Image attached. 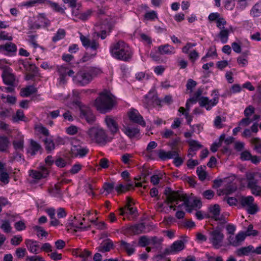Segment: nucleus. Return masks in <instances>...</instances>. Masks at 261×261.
<instances>
[{
	"mask_svg": "<svg viewBox=\"0 0 261 261\" xmlns=\"http://www.w3.org/2000/svg\"><path fill=\"white\" fill-rule=\"evenodd\" d=\"M142 101L144 107L148 109L160 105L161 102L158 98L154 89H151L148 94L144 96Z\"/></svg>",
	"mask_w": 261,
	"mask_h": 261,
	"instance_id": "obj_10",
	"label": "nucleus"
},
{
	"mask_svg": "<svg viewBox=\"0 0 261 261\" xmlns=\"http://www.w3.org/2000/svg\"><path fill=\"white\" fill-rule=\"evenodd\" d=\"M9 144V141L6 137H0V151L6 152Z\"/></svg>",
	"mask_w": 261,
	"mask_h": 261,
	"instance_id": "obj_40",
	"label": "nucleus"
},
{
	"mask_svg": "<svg viewBox=\"0 0 261 261\" xmlns=\"http://www.w3.org/2000/svg\"><path fill=\"white\" fill-rule=\"evenodd\" d=\"M244 234L245 235V238L247 236H256L258 234V232L257 230L253 229L252 225H249L246 232H244Z\"/></svg>",
	"mask_w": 261,
	"mask_h": 261,
	"instance_id": "obj_55",
	"label": "nucleus"
},
{
	"mask_svg": "<svg viewBox=\"0 0 261 261\" xmlns=\"http://www.w3.org/2000/svg\"><path fill=\"white\" fill-rule=\"evenodd\" d=\"M25 244L31 253L38 254L40 252V247L38 242L31 239H26Z\"/></svg>",
	"mask_w": 261,
	"mask_h": 261,
	"instance_id": "obj_24",
	"label": "nucleus"
},
{
	"mask_svg": "<svg viewBox=\"0 0 261 261\" xmlns=\"http://www.w3.org/2000/svg\"><path fill=\"white\" fill-rule=\"evenodd\" d=\"M163 55V45L153 48L150 54V57L155 61H160Z\"/></svg>",
	"mask_w": 261,
	"mask_h": 261,
	"instance_id": "obj_26",
	"label": "nucleus"
},
{
	"mask_svg": "<svg viewBox=\"0 0 261 261\" xmlns=\"http://www.w3.org/2000/svg\"><path fill=\"white\" fill-rule=\"evenodd\" d=\"M190 151H197L202 147V145L197 141L192 140L189 141Z\"/></svg>",
	"mask_w": 261,
	"mask_h": 261,
	"instance_id": "obj_49",
	"label": "nucleus"
},
{
	"mask_svg": "<svg viewBox=\"0 0 261 261\" xmlns=\"http://www.w3.org/2000/svg\"><path fill=\"white\" fill-rule=\"evenodd\" d=\"M254 251V247L249 245L247 247H243L240 248L236 250V254L239 256H244V255H249L250 253H253Z\"/></svg>",
	"mask_w": 261,
	"mask_h": 261,
	"instance_id": "obj_31",
	"label": "nucleus"
},
{
	"mask_svg": "<svg viewBox=\"0 0 261 261\" xmlns=\"http://www.w3.org/2000/svg\"><path fill=\"white\" fill-rule=\"evenodd\" d=\"M251 157V153L248 150L242 151L240 154V159L242 161H249Z\"/></svg>",
	"mask_w": 261,
	"mask_h": 261,
	"instance_id": "obj_62",
	"label": "nucleus"
},
{
	"mask_svg": "<svg viewBox=\"0 0 261 261\" xmlns=\"http://www.w3.org/2000/svg\"><path fill=\"white\" fill-rule=\"evenodd\" d=\"M101 73L100 69L89 67L80 70L73 76V83L79 86H86L90 83L93 79Z\"/></svg>",
	"mask_w": 261,
	"mask_h": 261,
	"instance_id": "obj_3",
	"label": "nucleus"
},
{
	"mask_svg": "<svg viewBox=\"0 0 261 261\" xmlns=\"http://www.w3.org/2000/svg\"><path fill=\"white\" fill-rule=\"evenodd\" d=\"M13 145L16 150H22L23 148V139L20 138L18 140L14 141Z\"/></svg>",
	"mask_w": 261,
	"mask_h": 261,
	"instance_id": "obj_57",
	"label": "nucleus"
},
{
	"mask_svg": "<svg viewBox=\"0 0 261 261\" xmlns=\"http://www.w3.org/2000/svg\"><path fill=\"white\" fill-rule=\"evenodd\" d=\"M129 119L132 122L140 124L142 126H145V122L139 112L135 109L130 110L128 113Z\"/></svg>",
	"mask_w": 261,
	"mask_h": 261,
	"instance_id": "obj_18",
	"label": "nucleus"
},
{
	"mask_svg": "<svg viewBox=\"0 0 261 261\" xmlns=\"http://www.w3.org/2000/svg\"><path fill=\"white\" fill-rule=\"evenodd\" d=\"M65 31L64 29H59L56 33V34L55 35V36L53 37V41L57 42L63 39L65 36Z\"/></svg>",
	"mask_w": 261,
	"mask_h": 261,
	"instance_id": "obj_47",
	"label": "nucleus"
},
{
	"mask_svg": "<svg viewBox=\"0 0 261 261\" xmlns=\"http://www.w3.org/2000/svg\"><path fill=\"white\" fill-rule=\"evenodd\" d=\"M257 172H247L246 178L247 181V187L251 191V193L255 196H259L261 194V187L257 185V180L255 178Z\"/></svg>",
	"mask_w": 261,
	"mask_h": 261,
	"instance_id": "obj_7",
	"label": "nucleus"
},
{
	"mask_svg": "<svg viewBox=\"0 0 261 261\" xmlns=\"http://www.w3.org/2000/svg\"><path fill=\"white\" fill-rule=\"evenodd\" d=\"M113 246V242L108 240L103 244H101L98 248V251L101 252L109 251Z\"/></svg>",
	"mask_w": 261,
	"mask_h": 261,
	"instance_id": "obj_35",
	"label": "nucleus"
},
{
	"mask_svg": "<svg viewBox=\"0 0 261 261\" xmlns=\"http://www.w3.org/2000/svg\"><path fill=\"white\" fill-rule=\"evenodd\" d=\"M224 235L220 229H214L209 233L208 240L216 249L222 246Z\"/></svg>",
	"mask_w": 261,
	"mask_h": 261,
	"instance_id": "obj_9",
	"label": "nucleus"
},
{
	"mask_svg": "<svg viewBox=\"0 0 261 261\" xmlns=\"http://www.w3.org/2000/svg\"><path fill=\"white\" fill-rule=\"evenodd\" d=\"M25 69L30 72L36 74L37 72V68L34 64H30L29 62H25L23 64Z\"/></svg>",
	"mask_w": 261,
	"mask_h": 261,
	"instance_id": "obj_51",
	"label": "nucleus"
},
{
	"mask_svg": "<svg viewBox=\"0 0 261 261\" xmlns=\"http://www.w3.org/2000/svg\"><path fill=\"white\" fill-rule=\"evenodd\" d=\"M89 149L87 147L81 145H73L71 148V153L73 157L83 158L88 152Z\"/></svg>",
	"mask_w": 261,
	"mask_h": 261,
	"instance_id": "obj_19",
	"label": "nucleus"
},
{
	"mask_svg": "<svg viewBox=\"0 0 261 261\" xmlns=\"http://www.w3.org/2000/svg\"><path fill=\"white\" fill-rule=\"evenodd\" d=\"M145 226L143 223H139L132 226L130 227L131 230L135 234H139L144 231Z\"/></svg>",
	"mask_w": 261,
	"mask_h": 261,
	"instance_id": "obj_44",
	"label": "nucleus"
},
{
	"mask_svg": "<svg viewBox=\"0 0 261 261\" xmlns=\"http://www.w3.org/2000/svg\"><path fill=\"white\" fill-rule=\"evenodd\" d=\"M37 89L33 86H29L21 90V94L23 96L28 97L30 95L35 93Z\"/></svg>",
	"mask_w": 261,
	"mask_h": 261,
	"instance_id": "obj_37",
	"label": "nucleus"
},
{
	"mask_svg": "<svg viewBox=\"0 0 261 261\" xmlns=\"http://www.w3.org/2000/svg\"><path fill=\"white\" fill-rule=\"evenodd\" d=\"M45 148L47 151H51L55 148V143L51 138H47L44 140Z\"/></svg>",
	"mask_w": 261,
	"mask_h": 261,
	"instance_id": "obj_42",
	"label": "nucleus"
},
{
	"mask_svg": "<svg viewBox=\"0 0 261 261\" xmlns=\"http://www.w3.org/2000/svg\"><path fill=\"white\" fill-rule=\"evenodd\" d=\"M36 132L39 134H41L44 136H48L49 135V130L41 124H36L35 126Z\"/></svg>",
	"mask_w": 261,
	"mask_h": 261,
	"instance_id": "obj_39",
	"label": "nucleus"
},
{
	"mask_svg": "<svg viewBox=\"0 0 261 261\" xmlns=\"http://www.w3.org/2000/svg\"><path fill=\"white\" fill-rule=\"evenodd\" d=\"M164 194L166 196V200L164 201L170 210L175 211L176 207L180 210H185L188 212L200 208L201 203L199 200H192L186 193L180 191H175L170 188H166Z\"/></svg>",
	"mask_w": 261,
	"mask_h": 261,
	"instance_id": "obj_1",
	"label": "nucleus"
},
{
	"mask_svg": "<svg viewBox=\"0 0 261 261\" xmlns=\"http://www.w3.org/2000/svg\"><path fill=\"white\" fill-rule=\"evenodd\" d=\"M2 76L5 84L12 86L14 84L15 77L11 68L7 67H4Z\"/></svg>",
	"mask_w": 261,
	"mask_h": 261,
	"instance_id": "obj_17",
	"label": "nucleus"
},
{
	"mask_svg": "<svg viewBox=\"0 0 261 261\" xmlns=\"http://www.w3.org/2000/svg\"><path fill=\"white\" fill-rule=\"evenodd\" d=\"M45 0H29L24 2L23 5L28 7H32L39 4L45 3Z\"/></svg>",
	"mask_w": 261,
	"mask_h": 261,
	"instance_id": "obj_52",
	"label": "nucleus"
},
{
	"mask_svg": "<svg viewBox=\"0 0 261 261\" xmlns=\"http://www.w3.org/2000/svg\"><path fill=\"white\" fill-rule=\"evenodd\" d=\"M199 57L198 53L196 50H193L191 51L188 55L189 59L192 63H194L198 59Z\"/></svg>",
	"mask_w": 261,
	"mask_h": 261,
	"instance_id": "obj_53",
	"label": "nucleus"
},
{
	"mask_svg": "<svg viewBox=\"0 0 261 261\" xmlns=\"http://www.w3.org/2000/svg\"><path fill=\"white\" fill-rule=\"evenodd\" d=\"M12 119L14 122H18L19 121H25V116L23 111L21 110H17L16 114L13 116Z\"/></svg>",
	"mask_w": 261,
	"mask_h": 261,
	"instance_id": "obj_46",
	"label": "nucleus"
},
{
	"mask_svg": "<svg viewBox=\"0 0 261 261\" xmlns=\"http://www.w3.org/2000/svg\"><path fill=\"white\" fill-rule=\"evenodd\" d=\"M122 130L129 138H137L140 135V130L137 127L123 125Z\"/></svg>",
	"mask_w": 261,
	"mask_h": 261,
	"instance_id": "obj_22",
	"label": "nucleus"
},
{
	"mask_svg": "<svg viewBox=\"0 0 261 261\" xmlns=\"http://www.w3.org/2000/svg\"><path fill=\"white\" fill-rule=\"evenodd\" d=\"M109 51L112 57L124 62L130 61L133 55L130 46L121 40L112 43L110 46Z\"/></svg>",
	"mask_w": 261,
	"mask_h": 261,
	"instance_id": "obj_2",
	"label": "nucleus"
},
{
	"mask_svg": "<svg viewBox=\"0 0 261 261\" xmlns=\"http://www.w3.org/2000/svg\"><path fill=\"white\" fill-rule=\"evenodd\" d=\"M210 213L211 216L216 220L222 219L220 216V207L218 204H215L209 207Z\"/></svg>",
	"mask_w": 261,
	"mask_h": 261,
	"instance_id": "obj_30",
	"label": "nucleus"
},
{
	"mask_svg": "<svg viewBox=\"0 0 261 261\" xmlns=\"http://www.w3.org/2000/svg\"><path fill=\"white\" fill-rule=\"evenodd\" d=\"M29 173V176L32 178V182H33L45 178L48 174V170L45 167L42 168L40 170H31Z\"/></svg>",
	"mask_w": 261,
	"mask_h": 261,
	"instance_id": "obj_13",
	"label": "nucleus"
},
{
	"mask_svg": "<svg viewBox=\"0 0 261 261\" xmlns=\"http://www.w3.org/2000/svg\"><path fill=\"white\" fill-rule=\"evenodd\" d=\"M250 14L253 17H256L261 14V2L256 3L250 11Z\"/></svg>",
	"mask_w": 261,
	"mask_h": 261,
	"instance_id": "obj_33",
	"label": "nucleus"
},
{
	"mask_svg": "<svg viewBox=\"0 0 261 261\" xmlns=\"http://www.w3.org/2000/svg\"><path fill=\"white\" fill-rule=\"evenodd\" d=\"M230 32H233V28L230 26L229 28L221 30L218 34V37L222 43L225 44L228 42L229 34Z\"/></svg>",
	"mask_w": 261,
	"mask_h": 261,
	"instance_id": "obj_28",
	"label": "nucleus"
},
{
	"mask_svg": "<svg viewBox=\"0 0 261 261\" xmlns=\"http://www.w3.org/2000/svg\"><path fill=\"white\" fill-rule=\"evenodd\" d=\"M217 23V27L221 30L223 29H226V28H225V26L227 23V22L225 18L223 17H220L217 21H216Z\"/></svg>",
	"mask_w": 261,
	"mask_h": 261,
	"instance_id": "obj_60",
	"label": "nucleus"
},
{
	"mask_svg": "<svg viewBox=\"0 0 261 261\" xmlns=\"http://www.w3.org/2000/svg\"><path fill=\"white\" fill-rule=\"evenodd\" d=\"M225 120L224 118H222L220 116H217L215 117L214 120V125L218 129L222 128L224 126L223 122H225Z\"/></svg>",
	"mask_w": 261,
	"mask_h": 261,
	"instance_id": "obj_48",
	"label": "nucleus"
},
{
	"mask_svg": "<svg viewBox=\"0 0 261 261\" xmlns=\"http://www.w3.org/2000/svg\"><path fill=\"white\" fill-rule=\"evenodd\" d=\"M105 122L107 128L112 135L119 132V127L116 119L111 116H107L105 118Z\"/></svg>",
	"mask_w": 261,
	"mask_h": 261,
	"instance_id": "obj_16",
	"label": "nucleus"
},
{
	"mask_svg": "<svg viewBox=\"0 0 261 261\" xmlns=\"http://www.w3.org/2000/svg\"><path fill=\"white\" fill-rule=\"evenodd\" d=\"M253 201L254 198L251 196L242 197L241 199V204L247 207V211L250 214H254L258 210L257 205L254 204Z\"/></svg>",
	"mask_w": 261,
	"mask_h": 261,
	"instance_id": "obj_11",
	"label": "nucleus"
},
{
	"mask_svg": "<svg viewBox=\"0 0 261 261\" xmlns=\"http://www.w3.org/2000/svg\"><path fill=\"white\" fill-rule=\"evenodd\" d=\"M115 105V99L113 95L107 91L101 92L95 99L94 105L96 109L101 113H106L111 111Z\"/></svg>",
	"mask_w": 261,
	"mask_h": 261,
	"instance_id": "obj_4",
	"label": "nucleus"
},
{
	"mask_svg": "<svg viewBox=\"0 0 261 261\" xmlns=\"http://www.w3.org/2000/svg\"><path fill=\"white\" fill-rule=\"evenodd\" d=\"M13 112L11 109H2L0 111V117L2 118L8 117L11 116Z\"/></svg>",
	"mask_w": 261,
	"mask_h": 261,
	"instance_id": "obj_61",
	"label": "nucleus"
},
{
	"mask_svg": "<svg viewBox=\"0 0 261 261\" xmlns=\"http://www.w3.org/2000/svg\"><path fill=\"white\" fill-rule=\"evenodd\" d=\"M132 184H119L115 187V189L118 193H124L129 190L132 187Z\"/></svg>",
	"mask_w": 261,
	"mask_h": 261,
	"instance_id": "obj_36",
	"label": "nucleus"
},
{
	"mask_svg": "<svg viewBox=\"0 0 261 261\" xmlns=\"http://www.w3.org/2000/svg\"><path fill=\"white\" fill-rule=\"evenodd\" d=\"M214 97L210 99L206 96H202L199 100V104L200 107L204 108L207 111H210L214 107L216 106L219 101V92L216 90L212 91V95Z\"/></svg>",
	"mask_w": 261,
	"mask_h": 261,
	"instance_id": "obj_8",
	"label": "nucleus"
},
{
	"mask_svg": "<svg viewBox=\"0 0 261 261\" xmlns=\"http://www.w3.org/2000/svg\"><path fill=\"white\" fill-rule=\"evenodd\" d=\"M120 212L119 214L121 216L124 215H130L133 218L137 216V208L134 206L130 207H121L119 208Z\"/></svg>",
	"mask_w": 261,
	"mask_h": 261,
	"instance_id": "obj_27",
	"label": "nucleus"
},
{
	"mask_svg": "<svg viewBox=\"0 0 261 261\" xmlns=\"http://www.w3.org/2000/svg\"><path fill=\"white\" fill-rule=\"evenodd\" d=\"M88 138L92 142L99 144H105L109 140L106 130L99 126L89 128L87 132Z\"/></svg>",
	"mask_w": 261,
	"mask_h": 261,
	"instance_id": "obj_5",
	"label": "nucleus"
},
{
	"mask_svg": "<svg viewBox=\"0 0 261 261\" xmlns=\"http://www.w3.org/2000/svg\"><path fill=\"white\" fill-rule=\"evenodd\" d=\"M251 143L254 146V150L257 153H261V139L257 137L252 138L251 139Z\"/></svg>",
	"mask_w": 261,
	"mask_h": 261,
	"instance_id": "obj_41",
	"label": "nucleus"
},
{
	"mask_svg": "<svg viewBox=\"0 0 261 261\" xmlns=\"http://www.w3.org/2000/svg\"><path fill=\"white\" fill-rule=\"evenodd\" d=\"M103 188L107 193L106 194H108L112 192L114 188V184L113 183H105Z\"/></svg>",
	"mask_w": 261,
	"mask_h": 261,
	"instance_id": "obj_64",
	"label": "nucleus"
},
{
	"mask_svg": "<svg viewBox=\"0 0 261 261\" xmlns=\"http://www.w3.org/2000/svg\"><path fill=\"white\" fill-rule=\"evenodd\" d=\"M75 219V217H73L72 216H71L68 219V220L66 223V227L68 229H71V228H74V229L77 228V229H80L82 230H87V228H88L89 227V225L86 226V225H84L82 222H81L80 223L79 225L78 226L74 222Z\"/></svg>",
	"mask_w": 261,
	"mask_h": 261,
	"instance_id": "obj_25",
	"label": "nucleus"
},
{
	"mask_svg": "<svg viewBox=\"0 0 261 261\" xmlns=\"http://www.w3.org/2000/svg\"><path fill=\"white\" fill-rule=\"evenodd\" d=\"M50 24L49 20L46 18L44 14H39L37 17L36 21L33 23L34 29H39L41 27H46Z\"/></svg>",
	"mask_w": 261,
	"mask_h": 261,
	"instance_id": "obj_23",
	"label": "nucleus"
},
{
	"mask_svg": "<svg viewBox=\"0 0 261 261\" xmlns=\"http://www.w3.org/2000/svg\"><path fill=\"white\" fill-rule=\"evenodd\" d=\"M121 246L125 249L129 255H132L135 252L136 243L133 242L132 243H127L124 241L121 242Z\"/></svg>",
	"mask_w": 261,
	"mask_h": 261,
	"instance_id": "obj_32",
	"label": "nucleus"
},
{
	"mask_svg": "<svg viewBox=\"0 0 261 261\" xmlns=\"http://www.w3.org/2000/svg\"><path fill=\"white\" fill-rule=\"evenodd\" d=\"M156 17L157 14L154 11L147 12L144 15V19L147 20H153Z\"/></svg>",
	"mask_w": 261,
	"mask_h": 261,
	"instance_id": "obj_56",
	"label": "nucleus"
},
{
	"mask_svg": "<svg viewBox=\"0 0 261 261\" xmlns=\"http://www.w3.org/2000/svg\"><path fill=\"white\" fill-rule=\"evenodd\" d=\"M45 2H46L47 4L49 5L50 7L55 11L60 12L62 14L65 13L64 9L61 7L58 3L51 2L49 0H45Z\"/></svg>",
	"mask_w": 261,
	"mask_h": 261,
	"instance_id": "obj_43",
	"label": "nucleus"
},
{
	"mask_svg": "<svg viewBox=\"0 0 261 261\" xmlns=\"http://www.w3.org/2000/svg\"><path fill=\"white\" fill-rule=\"evenodd\" d=\"M157 146V143L154 141L150 142L146 150L143 152V155L150 160H156L158 158L163 160V150H154Z\"/></svg>",
	"mask_w": 261,
	"mask_h": 261,
	"instance_id": "obj_6",
	"label": "nucleus"
},
{
	"mask_svg": "<svg viewBox=\"0 0 261 261\" xmlns=\"http://www.w3.org/2000/svg\"><path fill=\"white\" fill-rule=\"evenodd\" d=\"M177 155H178V153L176 150H172L167 152L164 151V159H174Z\"/></svg>",
	"mask_w": 261,
	"mask_h": 261,
	"instance_id": "obj_59",
	"label": "nucleus"
},
{
	"mask_svg": "<svg viewBox=\"0 0 261 261\" xmlns=\"http://www.w3.org/2000/svg\"><path fill=\"white\" fill-rule=\"evenodd\" d=\"M58 71L59 75L67 76L68 75L69 76L72 77V78L74 74V72L73 70L69 69L68 68L64 66L59 67L58 68Z\"/></svg>",
	"mask_w": 261,
	"mask_h": 261,
	"instance_id": "obj_34",
	"label": "nucleus"
},
{
	"mask_svg": "<svg viewBox=\"0 0 261 261\" xmlns=\"http://www.w3.org/2000/svg\"><path fill=\"white\" fill-rule=\"evenodd\" d=\"M42 148L41 145L37 142L31 140L30 144L27 148V153L30 155H35L38 153H41Z\"/></svg>",
	"mask_w": 261,
	"mask_h": 261,
	"instance_id": "obj_21",
	"label": "nucleus"
},
{
	"mask_svg": "<svg viewBox=\"0 0 261 261\" xmlns=\"http://www.w3.org/2000/svg\"><path fill=\"white\" fill-rule=\"evenodd\" d=\"M205 166H199L197 168L196 172L200 180L203 181L205 179L206 177V173L205 171Z\"/></svg>",
	"mask_w": 261,
	"mask_h": 261,
	"instance_id": "obj_45",
	"label": "nucleus"
},
{
	"mask_svg": "<svg viewBox=\"0 0 261 261\" xmlns=\"http://www.w3.org/2000/svg\"><path fill=\"white\" fill-rule=\"evenodd\" d=\"M245 239L244 232L240 231L236 236L230 235L228 238V241L231 245L236 247L239 246Z\"/></svg>",
	"mask_w": 261,
	"mask_h": 261,
	"instance_id": "obj_20",
	"label": "nucleus"
},
{
	"mask_svg": "<svg viewBox=\"0 0 261 261\" xmlns=\"http://www.w3.org/2000/svg\"><path fill=\"white\" fill-rule=\"evenodd\" d=\"M80 40L83 46L86 48H90L92 50L96 51L99 47V45L96 40H91L88 36H84L81 33H80Z\"/></svg>",
	"mask_w": 261,
	"mask_h": 261,
	"instance_id": "obj_14",
	"label": "nucleus"
},
{
	"mask_svg": "<svg viewBox=\"0 0 261 261\" xmlns=\"http://www.w3.org/2000/svg\"><path fill=\"white\" fill-rule=\"evenodd\" d=\"M80 110V117L85 119L88 123H92L95 119L94 115L91 109L85 105H82L81 102H78Z\"/></svg>",
	"mask_w": 261,
	"mask_h": 261,
	"instance_id": "obj_12",
	"label": "nucleus"
},
{
	"mask_svg": "<svg viewBox=\"0 0 261 261\" xmlns=\"http://www.w3.org/2000/svg\"><path fill=\"white\" fill-rule=\"evenodd\" d=\"M1 228L4 231V232L8 233L11 231L12 227L8 221H4L3 222L1 225Z\"/></svg>",
	"mask_w": 261,
	"mask_h": 261,
	"instance_id": "obj_63",
	"label": "nucleus"
},
{
	"mask_svg": "<svg viewBox=\"0 0 261 261\" xmlns=\"http://www.w3.org/2000/svg\"><path fill=\"white\" fill-rule=\"evenodd\" d=\"M196 45V43L188 42L182 48V52L184 54H187L189 53V50L195 47Z\"/></svg>",
	"mask_w": 261,
	"mask_h": 261,
	"instance_id": "obj_58",
	"label": "nucleus"
},
{
	"mask_svg": "<svg viewBox=\"0 0 261 261\" xmlns=\"http://www.w3.org/2000/svg\"><path fill=\"white\" fill-rule=\"evenodd\" d=\"M185 248V244L182 241H175L170 246L166 248L164 254H175L178 253Z\"/></svg>",
	"mask_w": 261,
	"mask_h": 261,
	"instance_id": "obj_15",
	"label": "nucleus"
},
{
	"mask_svg": "<svg viewBox=\"0 0 261 261\" xmlns=\"http://www.w3.org/2000/svg\"><path fill=\"white\" fill-rule=\"evenodd\" d=\"M248 0H233L237 3V9L240 10H244L248 6Z\"/></svg>",
	"mask_w": 261,
	"mask_h": 261,
	"instance_id": "obj_50",
	"label": "nucleus"
},
{
	"mask_svg": "<svg viewBox=\"0 0 261 261\" xmlns=\"http://www.w3.org/2000/svg\"><path fill=\"white\" fill-rule=\"evenodd\" d=\"M237 186L233 184L227 186L225 188L222 189L219 193V195H228L235 192L237 190Z\"/></svg>",
	"mask_w": 261,
	"mask_h": 261,
	"instance_id": "obj_38",
	"label": "nucleus"
},
{
	"mask_svg": "<svg viewBox=\"0 0 261 261\" xmlns=\"http://www.w3.org/2000/svg\"><path fill=\"white\" fill-rule=\"evenodd\" d=\"M0 181L4 184H7L9 182V175L4 170L0 172Z\"/></svg>",
	"mask_w": 261,
	"mask_h": 261,
	"instance_id": "obj_54",
	"label": "nucleus"
},
{
	"mask_svg": "<svg viewBox=\"0 0 261 261\" xmlns=\"http://www.w3.org/2000/svg\"><path fill=\"white\" fill-rule=\"evenodd\" d=\"M91 92H92V91L90 89H74L72 90V96L74 99L76 100V103L79 106L78 102H80L79 100L82 98L83 95Z\"/></svg>",
	"mask_w": 261,
	"mask_h": 261,
	"instance_id": "obj_29",
	"label": "nucleus"
}]
</instances>
